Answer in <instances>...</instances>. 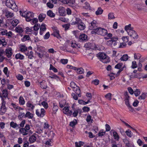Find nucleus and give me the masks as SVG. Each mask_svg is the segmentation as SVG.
Listing matches in <instances>:
<instances>
[{
    "instance_id": "50",
    "label": "nucleus",
    "mask_w": 147,
    "mask_h": 147,
    "mask_svg": "<svg viewBox=\"0 0 147 147\" xmlns=\"http://www.w3.org/2000/svg\"><path fill=\"white\" fill-rule=\"evenodd\" d=\"M40 27V24H35L33 27L34 30L35 31H37L38 30Z\"/></svg>"
},
{
    "instance_id": "32",
    "label": "nucleus",
    "mask_w": 147,
    "mask_h": 147,
    "mask_svg": "<svg viewBox=\"0 0 147 147\" xmlns=\"http://www.w3.org/2000/svg\"><path fill=\"white\" fill-rule=\"evenodd\" d=\"M20 51L22 52H24L27 51V48L25 45H20Z\"/></svg>"
},
{
    "instance_id": "47",
    "label": "nucleus",
    "mask_w": 147,
    "mask_h": 147,
    "mask_svg": "<svg viewBox=\"0 0 147 147\" xmlns=\"http://www.w3.org/2000/svg\"><path fill=\"white\" fill-rule=\"evenodd\" d=\"M19 22L18 20L17 19L14 20L11 22L12 25L14 26H16L17 25Z\"/></svg>"
},
{
    "instance_id": "28",
    "label": "nucleus",
    "mask_w": 147,
    "mask_h": 147,
    "mask_svg": "<svg viewBox=\"0 0 147 147\" xmlns=\"http://www.w3.org/2000/svg\"><path fill=\"white\" fill-rule=\"evenodd\" d=\"M147 97V93H143L140 96L138 97V99L141 100H144Z\"/></svg>"
},
{
    "instance_id": "54",
    "label": "nucleus",
    "mask_w": 147,
    "mask_h": 147,
    "mask_svg": "<svg viewBox=\"0 0 147 147\" xmlns=\"http://www.w3.org/2000/svg\"><path fill=\"white\" fill-rule=\"evenodd\" d=\"M58 109V107L56 105L55 103H53V110L54 112H56L57 111Z\"/></svg>"
},
{
    "instance_id": "15",
    "label": "nucleus",
    "mask_w": 147,
    "mask_h": 147,
    "mask_svg": "<svg viewBox=\"0 0 147 147\" xmlns=\"http://www.w3.org/2000/svg\"><path fill=\"white\" fill-rule=\"evenodd\" d=\"M110 132L113 133V136L114 139L116 140L119 141L120 137L117 132L114 129H112Z\"/></svg>"
},
{
    "instance_id": "63",
    "label": "nucleus",
    "mask_w": 147,
    "mask_h": 147,
    "mask_svg": "<svg viewBox=\"0 0 147 147\" xmlns=\"http://www.w3.org/2000/svg\"><path fill=\"white\" fill-rule=\"evenodd\" d=\"M52 140L49 139L46 142L45 144L46 145L51 146V144L52 142Z\"/></svg>"
},
{
    "instance_id": "46",
    "label": "nucleus",
    "mask_w": 147,
    "mask_h": 147,
    "mask_svg": "<svg viewBox=\"0 0 147 147\" xmlns=\"http://www.w3.org/2000/svg\"><path fill=\"white\" fill-rule=\"evenodd\" d=\"M127 135L129 137L131 138L133 135V133L129 129H128L125 132Z\"/></svg>"
},
{
    "instance_id": "4",
    "label": "nucleus",
    "mask_w": 147,
    "mask_h": 147,
    "mask_svg": "<svg viewBox=\"0 0 147 147\" xmlns=\"http://www.w3.org/2000/svg\"><path fill=\"white\" fill-rule=\"evenodd\" d=\"M91 33L92 34H96L98 35L104 36L107 34V31L104 28L99 27L96 28V29L94 31H92Z\"/></svg>"
},
{
    "instance_id": "62",
    "label": "nucleus",
    "mask_w": 147,
    "mask_h": 147,
    "mask_svg": "<svg viewBox=\"0 0 147 147\" xmlns=\"http://www.w3.org/2000/svg\"><path fill=\"white\" fill-rule=\"evenodd\" d=\"M77 85L76 84L73 82H71L70 83V86L72 88H75V87H76Z\"/></svg>"
},
{
    "instance_id": "10",
    "label": "nucleus",
    "mask_w": 147,
    "mask_h": 147,
    "mask_svg": "<svg viewBox=\"0 0 147 147\" xmlns=\"http://www.w3.org/2000/svg\"><path fill=\"white\" fill-rule=\"evenodd\" d=\"M63 112L67 116L71 117L72 115V111H69V107H65L63 109Z\"/></svg>"
},
{
    "instance_id": "19",
    "label": "nucleus",
    "mask_w": 147,
    "mask_h": 147,
    "mask_svg": "<svg viewBox=\"0 0 147 147\" xmlns=\"http://www.w3.org/2000/svg\"><path fill=\"white\" fill-rule=\"evenodd\" d=\"M79 38L80 41H86L87 39V36L84 34H82L79 36Z\"/></svg>"
},
{
    "instance_id": "22",
    "label": "nucleus",
    "mask_w": 147,
    "mask_h": 147,
    "mask_svg": "<svg viewBox=\"0 0 147 147\" xmlns=\"http://www.w3.org/2000/svg\"><path fill=\"white\" fill-rule=\"evenodd\" d=\"M75 88L73 89V90L76 93V94L78 95V96L79 97H81L80 90L79 87L77 86L76 87H75Z\"/></svg>"
},
{
    "instance_id": "48",
    "label": "nucleus",
    "mask_w": 147,
    "mask_h": 147,
    "mask_svg": "<svg viewBox=\"0 0 147 147\" xmlns=\"http://www.w3.org/2000/svg\"><path fill=\"white\" fill-rule=\"evenodd\" d=\"M83 142L82 141H80L79 143L76 142H75L76 147H81L83 145Z\"/></svg>"
},
{
    "instance_id": "3",
    "label": "nucleus",
    "mask_w": 147,
    "mask_h": 147,
    "mask_svg": "<svg viewBox=\"0 0 147 147\" xmlns=\"http://www.w3.org/2000/svg\"><path fill=\"white\" fill-rule=\"evenodd\" d=\"M20 12V15L26 18V20L27 22L30 21L32 20V18H33L34 16V13L32 12H29L26 13L25 11H24L22 13L21 11Z\"/></svg>"
},
{
    "instance_id": "34",
    "label": "nucleus",
    "mask_w": 147,
    "mask_h": 147,
    "mask_svg": "<svg viewBox=\"0 0 147 147\" xmlns=\"http://www.w3.org/2000/svg\"><path fill=\"white\" fill-rule=\"evenodd\" d=\"M83 6L84 8L87 10H90L91 9V7L89 3L87 2H85Z\"/></svg>"
},
{
    "instance_id": "30",
    "label": "nucleus",
    "mask_w": 147,
    "mask_h": 147,
    "mask_svg": "<svg viewBox=\"0 0 147 147\" xmlns=\"http://www.w3.org/2000/svg\"><path fill=\"white\" fill-rule=\"evenodd\" d=\"M40 87L43 89H46L47 87L46 82L45 81L40 82Z\"/></svg>"
},
{
    "instance_id": "35",
    "label": "nucleus",
    "mask_w": 147,
    "mask_h": 147,
    "mask_svg": "<svg viewBox=\"0 0 147 147\" xmlns=\"http://www.w3.org/2000/svg\"><path fill=\"white\" fill-rule=\"evenodd\" d=\"M15 58L16 59H19L20 60H23L24 58V56L20 53H18L16 55Z\"/></svg>"
},
{
    "instance_id": "20",
    "label": "nucleus",
    "mask_w": 147,
    "mask_h": 147,
    "mask_svg": "<svg viewBox=\"0 0 147 147\" xmlns=\"http://www.w3.org/2000/svg\"><path fill=\"white\" fill-rule=\"evenodd\" d=\"M125 104L127 106H129V105H130L129 101V96L128 95V94L127 92H125Z\"/></svg>"
},
{
    "instance_id": "37",
    "label": "nucleus",
    "mask_w": 147,
    "mask_h": 147,
    "mask_svg": "<svg viewBox=\"0 0 147 147\" xmlns=\"http://www.w3.org/2000/svg\"><path fill=\"white\" fill-rule=\"evenodd\" d=\"M15 30L16 32L19 33H21L23 31L22 28L18 26L16 28Z\"/></svg>"
},
{
    "instance_id": "33",
    "label": "nucleus",
    "mask_w": 147,
    "mask_h": 147,
    "mask_svg": "<svg viewBox=\"0 0 147 147\" xmlns=\"http://www.w3.org/2000/svg\"><path fill=\"white\" fill-rule=\"evenodd\" d=\"M10 125L11 127L14 128H16L17 127H18V128H20V127H19V125L15 123L13 121H12L10 123Z\"/></svg>"
},
{
    "instance_id": "24",
    "label": "nucleus",
    "mask_w": 147,
    "mask_h": 147,
    "mask_svg": "<svg viewBox=\"0 0 147 147\" xmlns=\"http://www.w3.org/2000/svg\"><path fill=\"white\" fill-rule=\"evenodd\" d=\"M52 35L56 37L58 39H60L61 38V37L59 34V31L57 29L55 30V31L52 34Z\"/></svg>"
},
{
    "instance_id": "60",
    "label": "nucleus",
    "mask_w": 147,
    "mask_h": 147,
    "mask_svg": "<svg viewBox=\"0 0 147 147\" xmlns=\"http://www.w3.org/2000/svg\"><path fill=\"white\" fill-rule=\"evenodd\" d=\"M6 35L8 37V38H11L12 36V34L11 32L10 31L8 32H7Z\"/></svg>"
},
{
    "instance_id": "49",
    "label": "nucleus",
    "mask_w": 147,
    "mask_h": 147,
    "mask_svg": "<svg viewBox=\"0 0 147 147\" xmlns=\"http://www.w3.org/2000/svg\"><path fill=\"white\" fill-rule=\"evenodd\" d=\"M28 56V57L30 59H32L33 57V53L32 51L30 52L29 53H28L26 54Z\"/></svg>"
},
{
    "instance_id": "38",
    "label": "nucleus",
    "mask_w": 147,
    "mask_h": 147,
    "mask_svg": "<svg viewBox=\"0 0 147 147\" xmlns=\"http://www.w3.org/2000/svg\"><path fill=\"white\" fill-rule=\"evenodd\" d=\"M19 100L20 105H23L25 103V100L22 96H21L20 97Z\"/></svg>"
},
{
    "instance_id": "43",
    "label": "nucleus",
    "mask_w": 147,
    "mask_h": 147,
    "mask_svg": "<svg viewBox=\"0 0 147 147\" xmlns=\"http://www.w3.org/2000/svg\"><path fill=\"white\" fill-rule=\"evenodd\" d=\"M128 57L127 55L125 54L121 57L120 59L122 61H126L128 59Z\"/></svg>"
},
{
    "instance_id": "51",
    "label": "nucleus",
    "mask_w": 147,
    "mask_h": 147,
    "mask_svg": "<svg viewBox=\"0 0 147 147\" xmlns=\"http://www.w3.org/2000/svg\"><path fill=\"white\" fill-rule=\"evenodd\" d=\"M140 93V90L139 89H136L134 91V94L136 96H138Z\"/></svg>"
},
{
    "instance_id": "12",
    "label": "nucleus",
    "mask_w": 147,
    "mask_h": 147,
    "mask_svg": "<svg viewBox=\"0 0 147 147\" xmlns=\"http://www.w3.org/2000/svg\"><path fill=\"white\" fill-rule=\"evenodd\" d=\"M59 15L61 16H65L66 15V9L62 7H60L58 9Z\"/></svg>"
},
{
    "instance_id": "41",
    "label": "nucleus",
    "mask_w": 147,
    "mask_h": 147,
    "mask_svg": "<svg viewBox=\"0 0 147 147\" xmlns=\"http://www.w3.org/2000/svg\"><path fill=\"white\" fill-rule=\"evenodd\" d=\"M77 121L76 119H74L73 121L70 122L69 123V125L72 127H74L75 125L77 124Z\"/></svg>"
},
{
    "instance_id": "7",
    "label": "nucleus",
    "mask_w": 147,
    "mask_h": 147,
    "mask_svg": "<svg viewBox=\"0 0 147 147\" xmlns=\"http://www.w3.org/2000/svg\"><path fill=\"white\" fill-rule=\"evenodd\" d=\"M98 24L97 22L95 20H93L90 24L89 26V29L90 30H93L92 31H94L96 29Z\"/></svg>"
},
{
    "instance_id": "64",
    "label": "nucleus",
    "mask_w": 147,
    "mask_h": 147,
    "mask_svg": "<svg viewBox=\"0 0 147 147\" xmlns=\"http://www.w3.org/2000/svg\"><path fill=\"white\" fill-rule=\"evenodd\" d=\"M105 134V132L103 131V130H102L100 131L98 134V136H102L104 135Z\"/></svg>"
},
{
    "instance_id": "11",
    "label": "nucleus",
    "mask_w": 147,
    "mask_h": 147,
    "mask_svg": "<svg viewBox=\"0 0 147 147\" xmlns=\"http://www.w3.org/2000/svg\"><path fill=\"white\" fill-rule=\"evenodd\" d=\"M3 13L5 14V16L7 18H11L13 16V13L8 11L7 9L3 10Z\"/></svg>"
},
{
    "instance_id": "21",
    "label": "nucleus",
    "mask_w": 147,
    "mask_h": 147,
    "mask_svg": "<svg viewBox=\"0 0 147 147\" xmlns=\"http://www.w3.org/2000/svg\"><path fill=\"white\" fill-rule=\"evenodd\" d=\"M82 112V110L81 109H75L74 110V112L72 113V115L74 117H76L77 116L78 113L81 114Z\"/></svg>"
},
{
    "instance_id": "26",
    "label": "nucleus",
    "mask_w": 147,
    "mask_h": 147,
    "mask_svg": "<svg viewBox=\"0 0 147 147\" xmlns=\"http://www.w3.org/2000/svg\"><path fill=\"white\" fill-rule=\"evenodd\" d=\"M46 17L45 14L43 13L40 14L38 17L39 22H42L44 20Z\"/></svg>"
},
{
    "instance_id": "5",
    "label": "nucleus",
    "mask_w": 147,
    "mask_h": 147,
    "mask_svg": "<svg viewBox=\"0 0 147 147\" xmlns=\"http://www.w3.org/2000/svg\"><path fill=\"white\" fill-rule=\"evenodd\" d=\"M6 5L14 11H16L18 10L17 6L13 0H7Z\"/></svg>"
},
{
    "instance_id": "25",
    "label": "nucleus",
    "mask_w": 147,
    "mask_h": 147,
    "mask_svg": "<svg viewBox=\"0 0 147 147\" xmlns=\"http://www.w3.org/2000/svg\"><path fill=\"white\" fill-rule=\"evenodd\" d=\"M25 116V118H27L29 119H32L34 117L33 114L29 111L26 112Z\"/></svg>"
},
{
    "instance_id": "18",
    "label": "nucleus",
    "mask_w": 147,
    "mask_h": 147,
    "mask_svg": "<svg viewBox=\"0 0 147 147\" xmlns=\"http://www.w3.org/2000/svg\"><path fill=\"white\" fill-rule=\"evenodd\" d=\"M26 106L27 107L29 108L28 110L31 111L33 110L34 107L35 106L30 101H28L26 103Z\"/></svg>"
},
{
    "instance_id": "23",
    "label": "nucleus",
    "mask_w": 147,
    "mask_h": 147,
    "mask_svg": "<svg viewBox=\"0 0 147 147\" xmlns=\"http://www.w3.org/2000/svg\"><path fill=\"white\" fill-rule=\"evenodd\" d=\"M19 132L23 136H26L28 134V131L24 128H20L19 129Z\"/></svg>"
},
{
    "instance_id": "16",
    "label": "nucleus",
    "mask_w": 147,
    "mask_h": 147,
    "mask_svg": "<svg viewBox=\"0 0 147 147\" xmlns=\"http://www.w3.org/2000/svg\"><path fill=\"white\" fill-rule=\"evenodd\" d=\"M5 54L8 58L10 57L12 54V49L11 48H9L6 49L5 51Z\"/></svg>"
},
{
    "instance_id": "44",
    "label": "nucleus",
    "mask_w": 147,
    "mask_h": 147,
    "mask_svg": "<svg viewBox=\"0 0 147 147\" xmlns=\"http://www.w3.org/2000/svg\"><path fill=\"white\" fill-rule=\"evenodd\" d=\"M32 28H30L28 27H27L26 28V32L27 34H31L32 32Z\"/></svg>"
},
{
    "instance_id": "52",
    "label": "nucleus",
    "mask_w": 147,
    "mask_h": 147,
    "mask_svg": "<svg viewBox=\"0 0 147 147\" xmlns=\"http://www.w3.org/2000/svg\"><path fill=\"white\" fill-rule=\"evenodd\" d=\"M137 67L136 62V61H134L132 62V65L131 67L132 69H134L136 68Z\"/></svg>"
},
{
    "instance_id": "56",
    "label": "nucleus",
    "mask_w": 147,
    "mask_h": 147,
    "mask_svg": "<svg viewBox=\"0 0 147 147\" xmlns=\"http://www.w3.org/2000/svg\"><path fill=\"white\" fill-rule=\"evenodd\" d=\"M115 18V17L113 13H111L108 14V18L109 19H113Z\"/></svg>"
},
{
    "instance_id": "45",
    "label": "nucleus",
    "mask_w": 147,
    "mask_h": 147,
    "mask_svg": "<svg viewBox=\"0 0 147 147\" xmlns=\"http://www.w3.org/2000/svg\"><path fill=\"white\" fill-rule=\"evenodd\" d=\"M66 102V101L65 100L61 101L59 102L60 107L61 108L65 106Z\"/></svg>"
},
{
    "instance_id": "6",
    "label": "nucleus",
    "mask_w": 147,
    "mask_h": 147,
    "mask_svg": "<svg viewBox=\"0 0 147 147\" xmlns=\"http://www.w3.org/2000/svg\"><path fill=\"white\" fill-rule=\"evenodd\" d=\"M5 101L4 100H2L1 106L0 108V115H2L5 113L7 111V108L5 106Z\"/></svg>"
},
{
    "instance_id": "42",
    "label": "nucleus",
    "mask_w": 147,
    "mask_h": 147,
    "mask_svg": "<svg viewBox=\"0 0 147 147\" xmlns=\"http://www.w3.org/2000/svg\"><path fill=\"white\" fill-rule=\"evenodd\" d=\"M19 114L18 116V118L19 120H21L22 118L23 117H24L25 118V115L26 114H25L24 113H22L19 112Z\"/></svg>"
},
{
    "instance_id": "55",
    "label": "nucleus",
    "mask_w": 147,
    "mask_h": 147,
    "mask_svg": "<svg viewBox=\"0 0 147 147\" xmlns=\"http://www.w3.org/2000/svg\"><path fill=\"white\" fill-rule=\"evenodd\" d=\"M141 56V55L139 53L134 54V58L135 59H140Z\"/></svg>"
},
{
    "instance_id": "13",
    "label": "nucleus",
    "mask_w": 147,
    "mask_h": 147,
    "mask_svg": "<svg viewBox=\"0 0 147 147\" xmlns=\"http://www.w3.org/2000/svg\"><path fill=\"white\" fill-rule=\"evenodd\" d=\"M2 94L0 93V97L1 98V101L3 99L4 100L3 98H6L8 96V93L7 90L6 89H4L2 91Z\"/></svg>"
},
{
    "instance_id": "39",
    "label": "nucleus",
    "mask_w": 147,
    "mask_h": 147,
    "mask_svg": "<svg viewBox=\"0 0 147 147\" xmlns=\"http://www.w3.org/2000/svg\"><path fill=\"white\" fill-rule=\"evenodd\" d=\"M47 14L48 16L51 18L54 17L55 16V14L51 10L48 11L47 12Z\"/></svg>"
},
{
    "instance_id": "1",
    "label": "nucleus",
    "mask_w": 147,
    "mask_h": 147,
    "mask_svg": "<svg viewBox=\"0 0 147 147\" xmlns=\"http://www.w3.org/2000/svg\"><path fill=\"white\" fill-rule=\"evenodd\" d=\"M97 56L100 61L104 63H107L110 61L109 57L103 53H99L97 55Z\"/></svg>"
},
{
    "instance_id": "53",
    "label": "nucleus",
    "mask_w": 147,
    "mask_h": 147,
    "mask_svg": "<svg viewBox=\"0 0 147 147\" xmlns=\"http://www.w3.org/2000/svg\"><path fill=\"white\" fill-rule=\"evenodd\" d=\"M111 93H108L106 94L105 96L108 100H111Z\"/></svg>"
},
{
    "instance_id": "57",
    "label": "nucleus",
    "mask_w": 147,
    "mask_h": 147,
    "mask_svg": "<svg viewBox=\"0 0 147 147\" xmlns=\"http://www.w3.org/2000/svg\"><path fill=\"white\" fill-rule=\"evenodd\" d=\"M77 73L79 74H82L84 72V70L82 68L76 69Z\"/></svg>"
},
{
    "instance_id": "31",
    "label": "nucleus",
    "mask_w": 147,
    "mask_h": 147,
    "mask_svg": "<svg viewBox=\"0 0 147 147\" xmlns=\"http://www.w3.org/2000/svg\"><path fill=\"white\" fill-rule=\"evenodd\" d=\"M131 24H129L128 25L126 26L125 27V30L128 33V32L129 31V30H131L134 29L133 27H131Z\"/></svg>"
},
{
    "instance_id": "61",
    "label": "nucleus",
    "mask_w": 147,
    "mask_h": 147,
    "mask_svg": "<svg viewBox=\"0 0 147 147\" xmlns=\"http://www.w3.org/2000/svg\"><path fill=\"white\" fill-rule=\"evenodd\" d=\"M99 83V81L97 79H95L92 81V83L95 85H98Z\"/></svg>"
},
{
    "instance_id": "27",
    "label": "nucleus",
    "mask_w": 147,
    "mask_h": 147,
    "mask_svg": "<svg viewBox=\"0 0 147 147\" xmlns=\"http://www.w3.org/2000/svg\"><path fill=\"white\" fill-rule=\"evenodd\" d=\"M45 52L44 50V48L43 47H42V52H39L37 51H35L36 53L37 54L38 57L41 58H42L43 57L44 53Z\"/></svg>"
},
{
    "instance_id": "14",
    "label": "nucleus",
    "mask_w": 147,
    "mask_h": 147,
    "mask_svg": "<svg viewBox=\"0 0 147 147\" xmlns=\"http://www.w3.org/2000/svg\"><path fill=\"white\" fill-rule=\"evenodd\" d=\"M46 25L42 23L41 24L40 27V35H42L43 34L44 32L46 31Z\"/></svg>"
},
{
    "instance_id": "2",
    "label": "nucleus",
    "mask_w": 147,
    "mask_h": 147,
    "mask_svg": "<svg viewBox=\"0 0 147 147\" xmlns=\"http://www.w3.org/2000/svg\"><path fill=\"white\" fill-rule=\"evenodd\" d=\"M72 24L74 25L77 24L78 29L81 30H84L86 28L85 24L80 18H76L75 22H73Z\"/></svg>"
},
{
    "instance_id": "40",
    "label": "nucleus",
    "mask_w": 147,
    "mask_h": 147,
    "mask_svg": "<svg viewBox=\"0 0 147 147\" xmlns=\"http://www.w3.org/2000/svg\"><path fill=\"white\" fill-rule=\"evenodd\" d=\"M30 39V38L28 35H24L21 40L22 42H24L26 40H28Z\"/></svg>"
},
{
    "instance_id": "36",
    "label": "nucleus",
    "mask_w": 147,
    "mask_h": 147,
    "mask_svg": "<svg viewBox=\"0 0 147 147\" xmlns=\"http://www.w3.org/2000/svg\"><path fill=\"white\" fill-rule=\"evenodd\" d=\"M103 12V10L101 7H99L98 8L97 10L96 11L95 14L96 15H98L102 14Z\"/></svg>"
},
{
    "instance_id": "9",
    "label": "nucleus",
    "mask_w": 147,
    "mask_h": 147,
    "mask_svg": "<svg viewBox=\"0 0 147 147\" xmlns=\"http://www.w3.org/2000/svg\"><path fill=\"white\" fill-rule=\"evenodd\" d=\"M127 33L132 38L134 39H137L138 38V34L133 29L128 31Z\"/></svg>"
},
{
    "instance_id": "59",
    "label": "nucleus",
    "mask_w": 147,
    "mask_h": 147,
    "mask_svg": "<svg viewBox=\"0 0 147 147\" xmlns=\"http://www.w3.org/2000/svg\"><path fill=\"white\" fill-rule=\"evenodd\" d=\"M41 104L45 109H47L48 108V105L46 102L43 101L42 102Z\"/></svg>"
},
{
    "instance_id": "58",
    "label": "nucleus",
    "mask_w": 147,
    "mask_h": 147,
    "mask_svg": "<svg viewBox=\"0 0 147 147\" xmlns=\"http://www.w3.org/2000/svg\"><path fill=\"white\" fill-rule=\"evenodd\" d=\"M68 60L67 59H61L60 60V62L62 64H67L68 62Z\"/></svg>"
},
{
    "instance_id": "8",
    "label": "nucleus",
    "mask_w": 147,
    "mask_h": 147,
    "mask_svg": "<svg viewBox=\"0 0 147 147\" xmlns=\"http://www.w3.org/2000/svg\"><path fill=\"white\" fill-rule=\"evenodd\" d=\"M45 111L43 108H41L40 111L38 109H36V115L40 118L43 117L45 115Z\"/></svg>"
},
{
    "instance_id": "17",
    "label": "nucleus",
    "mask_w": 147,
    "mask_h": 147,
    "mask_svg": "<svg viewBox=\"0 0 147 147\" xmlns=\"http://www.w3.org/2000/svg\"><path fill=\"white\" fill-rule=\"evenodd\" d=\"M94 43H91L88 42L86 43L84 47L86 48H88L89 49L93 50L94 49Z\"/></svg>"
},
{
    "instance_id": "29",
    "label": "nucleus",
    "mask_w": 147,
    "mask_h": 147,
    "mask_svg": "<svg viewBox=\"0 0 147 147\" xmlns=\"http://www.w3.org/2000/svg\"><path fill=\"white\" fill-rule=\"evenodd\" d=\"M36 136L33 135L30 136L29 138V141L30 143H32L35 142L36 140Z\"/></svg>"
}]
</instances>
